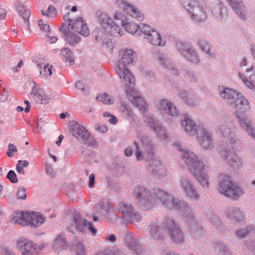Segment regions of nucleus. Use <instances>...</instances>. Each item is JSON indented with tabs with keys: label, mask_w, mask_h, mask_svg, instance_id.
I'll return each instance as SVG.
<instances>
[{
	"label": "nucleus",
	"mask_w": 255,
	"mask_h": 255,
	"mask_svg": "<svg viewBox=\"0 0 255 255\" xmlns=\"http://www.w3.org/2000/svg\"><path fill=\"white\" fill-rule=\"evenodd\" d=\"M116 23L113 22L110 17L105 13H102L99 16L100 24L103 28L102 30L99 31L98 35H95L96 38L102 41L105 48L113 47V43L110 39L106 37L114 36L121 37L123 35V31L121 30L119 24L122 26L129 33H135L138 30L141 31L142 28L141 23L140 25H136L133 23L128 22L126 18L121 13L116 12L114 16Z\"/></svg>",
	"instance_id": "nucleus-1"
},
{
	"label": "nucleus",
	"mask_w": 255,
	"mask_h": 255,
	"mask_svg": "<svg viewBox=\"0 0 255 255\" xmlns=\"http://www.w3.org/2000/svg\"><path fill=\"white\" fill-rule=\"evenodd\" d=\"M137 203L143 209L152 208L159 204H163L170 209L181 208L182 202L172 198L169 194L159 189H153L150 193L146 188L136 187L134 190Z\"/></svg>",
	"instance_id": "nucleus-2"
},
{
	"label": "nucleus",
	"mask_w": 255,
	"mask_h": 255,
	"mask_svg": "<svg viewBox=\"0 0 255 255\" xmlns=\"http://www.w3.org/2000/svg\"><path fill=\"white\" fill-rule=\"evenodd\" d=\"M220 96L233 105L239 124L255 139V130L253 128L251 121L244 115L250 108L248 100L236 91L228 88L220 93Z\"/></svg>",
	"instance_id": "nucleus-3"
},
{
	"label": "nucleus",
	"mask_w": 255,
	"mask_h": 255,
	"mask_svg": "<svg viewBox=\"0 0 255 255\" xmlns=\"http://www.w3.org/2000/svg\"><path fill=\"white\" fill-rule=\"evenodd\" d=\"M119 62L116 67V72L125 84H132L135 78L127 66L132 64L136 59V54L131 49H121L119 52Z\"/></svg>",
	"instance_id": "nucleus-4"
},
{
	"label": "nucleus",
	"mask_w": 255,
	"mask_h": 255,
	"mask_svg": "<svg viewBox=\"0 0 255 255\" xmlns=\"http://www.w3.org/2000/svg\"><path fill=\"white\" fill-rule=\"evenodd\" d=\"M181 126L186 133L190 135H196L201 145L205 149H211L213 146L212 135L203 126H199L196 129V125L188 117L181 122Z\"/></svg>",
	"instance_id": "nucleus-5"
},
{
	"label": "nucleus",
	"mask_w": 255,
	"mask_h": 255,
	"mask_svg": "<svg viewBox=\"0 0 255 255\" xmlns=\"http://www.w3.org/2000/svg\"><path fill=\"white\" fill-rule=\"evenodd\" d=\"M165 230L173 242L181 243L184 240L182 232L176 226L174 221L168 218L165 219L162 227H157L155 224L151 225L149 232L152 235L156 233L161 235Z\"/></svg>",
	"instance_id": "nucleus-6"
},
{
	"label": "nucleus",
	"mask_w": 255,
	"mask_h": 255,
	"mask_svg": "<svg viewBox=\"0 0 255 255\" xmlns=\"http://www.w3.org/2000/svg\"><path fill=\"white\" fill-rule=\"evenodd\" d=\"M219 179L218 190L226 197L236 200L244 194L242 188L238 184L233 182L230 176L222 175Z\"/></svg>",
	"instance_id": "nucleus-7"
},
{
	"label": "nucleus",
	"mask_w": 255,
	"mask_h": 255,
	"mask_svg": "<svg viewBox=\"0 0 255 255\" xmlns=\"http://www.w3.org/2000/svg\"><path fill=\"white\" fill-rule=\"evenodd\" d=\"M70 131L76 138L83 140L87 146H97L96 141L93 136L82 125L77 123H73L71 125Z\"/></svg>",
	"instance_id": "nucleus-8"
},
{
	"label": "nucleus",
	"mask_w": 255,
	"mask_h": 255,
	"mask_svg": "<svg viewBox=\"0 0 255 255\" xmlns=\"http://www.w3.org/2000/svg\"><path fill=\"white\" fill-rule=\"evenodd\" d=\"M183 6L191 13L192 19L197 21H201L207 17L203 7L199 5L195 0H181Z\"/></svg>",
	"instance_id": "nucleus-9"
},
{
	"label": "nucleus",
	"mask_w": 255,
	"mask_h": 255,
	"mask_svg": "<svg viewBox=\"0 0 255 255\" xmlns=\"http://www.w3.org/2000/svg\"><path fill=\"white\" fill-rule=\"evenodd\" d=\"M205 166L203 162L198 160L191 164L189 169L201 185L207 187L209 184L208 177L204 171Z\"/></svg>",
	"instance_id": "nucleus-10"
},
{
	"label": "nucleus",
	"mask_w": 255,
	"mask_h": 255,
	"mask_svg": "<svg viewBox=\"0 0 255 255\" xmlns=\"http://www.w3.org/2000/svg\"><path fill=\"white\" fill-rule=\"evenodd\" d=\"M134 83L125 85L126 95L135 107L139 110L144 111L146 109V102L140 97L138 92L133 87Z\"/></svg>",
	"instance_id": "nucleus-11"
},
{
	"label": "nucleus",
	"mask_w": 255,
	"mask_h": 255,
	"mask_svg": "<svg viewBox=\"0 0 255 255\" xmlns=\"http://www.w3.org/2000/svg\"><path fill=\"white\" fill-rule=\"evenodd\" d=\"M141 31L144 34L145 38L151 44L155 46H163L165 44L159 33L152 29L148 25L142 24Z\"/></svg>",
	"instance_id": "nucleus-12"
},
{
	"label": "nucleus",
	"mask_w": 255,
	"mask_h": 255,
	"mask_svg": "<svg viewBox=\"0 0 255 255\" xmlns=\"http://www.w3.org/2000/svg\"><path fill=\"white\" fill-rule=\"evenodd\" d=\"M63 19L65 22H68V26L72 29L75 30L79 34L86 36L89 35V29L82 17L78 18L74 22H73V20L69 18L68 15L64 16Z\"/></svg>",
	"instance_id": "nucleus-13"
},
{
	"label": "nucleus",
	"mask_w": 255,
	"mask_h": 255,
	"mask_svg": "<svg viewBox=\"0 0 255 255\" xmlns=\"http://www.w3.org/2000/svg\"><path fill=\"white\" fill-rule=\"evenodd\" d=\"M135 144L136 146L135 155L137 160H141L143 158L148 159L151 158L153 155V147L150 141L146 142H142L140 146H138L136 142Z\"/></svg>",
	"instance_id": "nucleus-14"
},
{
	"label": "nucleus",
	"mask_w": 255,
	"mask_h": 255,
	"mask_svg": "<svg viewBox=\"0 0 255 255\" xmlns=\"http://www.w3.org/2000/svg\"><path fill=\"white\" fill-rule=\"evenodd\" d=\"M116 4L118 7L122 9L128 14L137 19L139 21H142L143 19V15L140 11L133 5L130 4L125 0H117Z\"/></svg>",
	"instance_id": "nucleus-15"
},
{
	"label": "nucleus",
	"mask_w": 255,
	"mask_h": 255,
	"mask_svg": "<svg viewBox=\"0 0 255 255\" xmlns=\"http://www.w3.org/2000/svg\"><path fill=\"white\" fill-rule=\"evenodd\" d=\"M216 133L222 138L223 142L230 144H235L236 140L234 139L235 133L234 130H232L227 127L226 125H221L218 126L216 129Z\"/></svg>",
	"instance_id": "nucleus-16"
},
{
	"label": "nucleus",
	"mask_w": 255,
	"mask_h": 255,
	"mask_svg": "<svg viewBox=\"0 0 255 255\" xmlns=\"http://www.w3.org/2000/svg\"><path fill=\"white\" fill-rule=\"evenodd\" d=\"M181 182L182 188L186 196L190 199L198 200L200 196V192L194 188L189 179L186 177L183 178Z\"/></svg>",
	"instance_id": "nucleus-17"
},
{
	"label": "nucleus",
	"mask_w": 255,
	"mask_h": 255,
	"mask_svg": "<svg viewBox=\"0 0 255 255\" xmlns=\"http://www.w3.org/2000/svg\"><path fill=\"white\" fill-rule=\"evenodd\" d=\"M119 210L125 216H127L129 220L132 222L137 223L140 221V216L134 212L133 208L131 205L121 203L119 205Z\"/></svg>",
	"instance_id": "nucleus-18"
},
{
	"label": "nucleus",
	"mask_w": 255,
	"mask_h": 255,
	"mask_svg": "<svg viewBox=\"0 0 255 255\" xmlns=\"http://www.w3.org/2000/svg\"><path fill=\"white\" fill-rule=\"evenodd\" d=\"M74 223L75 227L81 232H83L86 228L88 229L93 234H95L97 232V230L92 226V224L90 222L79 216L74 217Z\"/></svg>",
	"instance_id": "nucleus-19"
},
{
	"label": "nucleus",
	"mask_w": 255,
	"mask_h": 255,
	"mask_svg": "<svg viewBox=\"0 0 255 255\" xmlns=\"http://www.w3.org/2000/svg\"><path fill=\"white\" fill-rule=\"evenodd\" d=\"M17 248L23 255H29L35 248L30 241L26 239H20L17 241Z\"/></svg>",
	"instance_id": "nucleus-20"
},
{
	"label": "nucleus",
	"mask_w": 255,
	"mask_h": 255,
	"mask_svg": "<svg viewBox=\"0 0 255 255\" xmlns=\"http://www.w3.org/2000/svg\"><path fill=\"white\" fill-rule=\"evenodd\" d=\"M28 212H16L13 215L10 222L12 224H18L22 226H28Z\"/></svg>",
	"instance_id": "nucleus-21"
},
{
	"label": "nucleus",
	"mask_w": 255,
	"mask_h": 255,
	"mask_svg": "<svg viewBox=\"0 0 255 255\" xmlns=\"http://www.w3.org/2000/svg\"><path fill=\"white\" fill-rule=\"evenodd\" d=\"M28 226L31 227L36 228L43 224L45 219L44 218L38 213L28 212Z\"/></svg>",
	"instance_id": "nucleus-22"
},
{
	"label": "nucleus",
	"mask_w": 255,
	"mask_h": 255,
	"mask_svg": "<svg viewBox=\"0 0 255 255\" xmlns=\"http://www.w3.org/2000/svg\"><path fill=\"white\" fill-rule=\"evenodd\" d=\"M220 154L225 160H227L231 166L238 167L241 165V161L237 156V155L234 153H228L226 150L220 151Z\"/></svg>",
	"instance_id": "nucleus-23"
},
{
	"label": "nucleus",
	"mask_w": 255,
	"mask_h": 255,
	"mask_svg": "<svg viewBox=\"0 0 255 255\" xmlns=\"http://www.w3.org/2000/svg\"><path fill=\"white\" fill-rule=\"evenodd\" d=\"M160 109L163 110L167 114L175 116L177 115L178 112L175 107L167 100H162L159 102Z\"/></svg>",
	"instance_id": "nucleus-24"
},
{
	"label": "nucleus",
	"mask_w": 255,
	"mask_h": 255,
	"mask_svg": "<svg viewBox=\"0 0 255 255\" xmlns=\"http://www.w3.org/2000/svg\"><path fill=\"white\" fill-rule=\"evenodd\" d=\"M184 48L182 50L179 48L181 54L187 59H189L190 61L194 63H197L198 61V56L195 50L192 49H188V46L185 44H182Z\"/></svg>",
	"instance_id": "nucleus-25"
},
{
	"label": "nucleus",
	"mask_w": 255,
	"mask_h": 255,
	"mask_svg": "<svg viewBox=\"0 0 255 255\" xmlns=\"http://www.w3.org/2000/svg\"><path fill=\"white\" fill-rule=\"evenodd\" d=\"M177 146L179 150L183 151L182 153V157L184 161L188 165V167H189L192 163H194L196 162V161L198 160L197 156L194 154L193 152L188 150H183L181 149V148L178 147L179 144H178Z\"/></svg>",
	"instance_id": "nucleus-26"
},
{
	"label": "nucleus",
	"mask_w": 255,
	"mask_h": 255,
	"mask_svg": "<svg viewBox=\"0 0 255 255\" xmlns=\"http://www.w3.org/2000/svg\"><path fill=\"white\" fill-rule=\"evenodd\" d=\"M147 123L157 134L158 136L164 137L166 136L165 129H163L156 121H155L153 118H149L147 119Z\"/></svg>",
	"instance_id": "nucleus-27"
},
{
	"label": "nucleus",
	"mask_w": 255,
	"mask_h": 255,
	"mask_svg": "<svg viewBox=\"0 0 255 255\" xmlns=\"http://www.w3.org/2000/svg\"><path fill=\"white\" fill-rule=\"evenodd\" d=\"M65 39L68 44L72 46L75 45L81 41L80 37L69 29L65 33Z\"/></svg>",
	"instance_id": "nucleus-28"
},
{
	"label": "nucleus",
	"mask_w": 255,
	"mask_h": 255,
	"mask_svg": "<svg viewBox=\"0 0 255 255\" xmlns=\"http://www.w3.org/2000/svg\"><path fill=\"white\" fill-rule=\"evenodd\" d=\"M15 5L19 14L22 16L24 20L26 21L31 14L30 10L22 5L19 1L16 2Z\"/></svg>",
	"instance_id": "nucleus-29"
},
{
	"label": "nucleus",
	"mask_w": 255,
	"mask_h": 255,
	"mask_svg": "<svg viewBox=\"0 0 255 255\" xmlns=\"http://www.w3.org/2000/svg\"><path fill=\"white\" fill-rule=\"evenodd\" d=\"M179 97L187 105H193L194 97L191 93L187 92L185 90H182L179 92Z\"/></svg>",
	"instance_id": "nucleus-30"
},
{
	"label": "nucleus",
	"mask_w": 255,
	"mask_h": 255,
	"mask_svg": "<svg viewBox=\"0 0 255 255\" xmlns=\"http://www.w3.org/2000/svg\"><path fill=\"white\" fill-rule=\"evenodd\" d=\"M61 55L65 59L66 62L69 63L70 65L74 63V59L73 52L68 48H64L61 50Z\"/></svg>",
	"instance_id": "nucleus-31"
},
{
	"label": "nucleus",
	"mask_w": 255,
	"mask_h": 255,
	"mask_svg": "<svg viewBox=\"0 0 255 255\" xmlns=\"http://www.w3.org/2000/svg\"><path fill=\"white\" fill-rule=\"evenodd\" d=\"M38 66L40 68V75L41 77L48 78L51 76L52 73V66L51 65L47 64V65H44L43 67H41L40 64H38Z\"/></svg>",
	"instance_id": "nucleus-32"
},
{
	"label": "nucleus",
	"mask_w": 255,
	"mask_h": 255,
	"mask_svg": "<svg viewBox=\"0 0 255 255\" xmlns=\"http://www.w3.org/2000/svg\"><path fill=\"white\" fill-rule=\"evenodd\" d=\"M97 99L104 104L110 105L113 102V100L106 93H104L97 97Z\"/></svg>",
	"instance_id": "nucleus-33"
},
{
	"label": "nucleus",
	"mask_w": 255,
	"mask_h": 255,
	"mask_svg": "<svg viewBox=\"0 0 255 255\" xmlns=\"http://www.w3.org/2000/svg\"><path fill=\"white\" fill-rule=\"evenodd\" d=\"M43 15H45L48 17L53 18L56 15V9L54 6L50 5L47 10L42 11Z\"/></svg>",
	"instance_id": "nucleus-34"
},
{
	"label": "nucleus",
	"mask_w": 255,
	"mask_h": 255,
	"mask_svg": "<svg viewBox=\"0 0 255 255\" xmlns=\"http://www.w3.org/2000/svg\"><path fill=\"white\" fill-rule=\"evenodd\" d=\"M65 244V236L63 235H59L57 236L54 241V245L55 247H63Z\"/></svg>",
	"instance_id": "nucleus-35"
},
{
	"label": "nucleus",
	"mask_w": 255,
	"mask_h": 255,
	"mask_svg": "<svg viewBox=\"0 0 255 255\" xmlns=\"http://www.w3.org/2000/svg\"><path fill=\"white\" fill-rule=\"evenodd\" d=\"M230 218L236 220L237 221L241 220L243 218L242 213L239 210H235L233 212L228 215Z\"/></svg>",
	"instance_id": "nucleus-36"
},
{
	"label": "nucleus",
	"mask_w": 255,
	"mask_h": 255,
	"mask_svg": "<svg viewBox=\"0 0 255 255\" xmlns=\"http://www.w3.org/2000/svg\"><path fill=\"white\" fill-rule=\"evenodd\" d=\"M129 248L137 254L141 253V247L138 244V242L134 240L132 244L129 245Z\"/></svg>",
	"instance_id": "nucleus-37"
},
{
	"label": "nucleus",
	"mask_w": 255,
	"mask_h": 255,
	"mask_svg": "<svg viewBox=\"0 0 255 255\" xmlns=\"http://www.w3.org/2000/svg\"><path fill=\"white\" fill-rule=\"evenodd\" d=\"M199 45L203 51L206 52L207 54L211 55L209 52L210 45L208 42L205 40H201L199 42Z\"/></svg>",
	"instance_id": "nucleus-38"
},
{
	"label": "nucleus",
	"mask_w": 255,
	"mask_h": 255,
	"mask_svg": "<svg viewBox=\"0 0 255 255\" xmlns=\"http://www.w3.org/2000/svg\"><path fill=\"white\" fill-rule=\"evenodd\" d=\"M38 24L40 30H42L46 32H49L50 29V26L46 22L43 21L42 20L40 19L38 21Z\"/></svg>",
	"instance_id": "nucleus-39"
},
{
	"label": "nucleus",
	"mask_w": 255,
	"mask_h": 255,
	"mask_svg": "<svg viewBox=\"0 0 255 255\" xmlns=\"http://www.w3.org/2000/svg\"><path fill=\"white\" fill-rule=\"evenodd\" d=\"M6 177L12 183H16L18 181L16 175L13 170H10Z\"/></svg>",
	"instance_id": "nucleus-40"
},
{
	"label": "nucleus",
	"mask_w": 255,
	"mask_h": 255,
	"mask_svg": "<svg viewBox=\"0 0 255 255\" xmlns=\"http://www.w3.org/2000/svg\"><path fill=\"white\" fill-rule=\"evenodd\" d=\"M103 116L105 118H109L108 122L111 124H116L118 122L117 118L115 116L111 115L108 113H105Z\"/></svg>",
	"instance_id": "nucleus-41"
},
{
	"label": "nucleus",
	"mask_w": 255,
	"mask_h": 255,
	"mask_svg": "<svg viewBox=\"0 0 255 255\" xmlns=\"http://www.w3.org/2000/svg\"><path fill=\"white\" fill-rule=\"evenodd\" d=\"M8 150L6 152V154L8 157H12L13 156L12 152H16L17 149L15 145L12 143H9L8 145Z\"/></svg>",
	"instance_id": "nucleus-42"
},
{
	"label": "nucleus",
	"mask_w": 255,
	"mask_h": 255,
	"mask_svg": "<svg viewBox=\"0 0 255 255\" xmlns=\"http://www.w3.org/2000/svg\"><path fill=\"white\" fill-rule=\"evenodd\" d=\"M18 199H25L26 198V189L24 188H19L17 192Z\"/></svg>",
	"instance_id": "nucleus-43"
},
{
	"label": "nucleus",
	"mask_w": 255,
	"mask_h": 255,
	"mask_svg": "<svg viewBox=\"0 0 255 255\" xmlns=\"http://www.w3.org/2000/svg\"><path fill=\"white\" fill-rule=\"evenodd\" d=\"M120 111L125 115L131 116L132 113L131 111L124 104L120 107Z\"/></svg>",
	"instance_id": "nucleus-44"
},
{
	"label": "nucleus",
	"mask_w": 255,
	"mask_h": 255,
	"mask_svg": "<svg viewBox=\"0 0 255 255\" xmlns=\"http://www.w3.org/2000/svg\"><path fill=\"white\" fill-rule=\"evenodd\" d=\"M100 208L106 212L109 211L110 209V203L108 201L103 202L100 205Z\"/></svg>",
	"instance_id": "nucleus-45"
},
{
	"label": "nucleus",
	"mask_w": 255,
	"mask_h": 255,
	"mask_svg": "<svg viewBox=\"0 0 255 255\" xmlns=\"http://www.w3.org/2000/svg\"><path fill=\"white\" fill-rule=\"evenodd\" d=\"M46 40L50 43H53L57 41V38L50 34H47L45 37Z\"/></svg>",
	"instance_id": "nucleus-46"
},
{
	"label": "nucleus",
	"mask_w": 255,
	"mask_h": 255,
	"mask_svg": "<svg viewBox=\"0 0 255 255\" xmlns=\"http://www.w3.org/2000/svg\"><path fill=\"white\" fill-rule=\"evenodd\" d=\"M77 248V255H85V247L82 244L79 243Z\"/></svg>",
	"instance_id": "nucleus-47"
},
{
	"label": "nucleus",
	"mask_w": 255,
	"mask_h": 255,
	"mask_svg": "<svg viewBox=\"0 0 255 255\" xmlns=\"http://www.w3.org/2000/svg\"><path fill=\"white\" fill-rule=\"evenodd\" d=\"M248 231L246 229L240 230L236 232V235L237 236L243 238L248 233Z\"/></svg>",
	"instance_id": "nucleus-48"
},
{
	"label": "nucleus",
	"mask_w": 255,
	"mask_h": 255,
	"mask_svg": "<svg viewBox=\"0 0 255 255\" xmlns=\"http://www.w3.org/2000/svg\"><path fill=\"white\" fill-rule=\"evenodd\" d=\"M95 185V175L91 174L89 176V186L93 188Z\"/></svg>",
	"instance_id": "nucleus-49"
},
{
	"label": "nucleus",
	"mask_w": 255,
	"mask_h": 255,
	"mask_svg": "<svg viewBox=\"0 0 255 255\" xmlns=\"http://www.w3.org/2000/svg\"><path fill=\"white\" fill-rule=\"evenodd\" d=\"M7 14L6 10L2 7H0V19H3L5 18Z\"/></svg>",
	"instance_id": "nucleus-50"
},
{
	"label": "nucleus",
	"mask_w": 255,
	"mask_h": 255,
	"mask_svg": "<svg viewBox=\"0 0 255 255\" xmlns=\"http://www.w3.org/2000/svg\"><path fill=\"white\" fill-rule=\"evenodd\" d=\"M184 214L185 215V217L186 219V220L188 222H191L193 220V215L191 213H189V214L187 215L186 213H184Z\"/></svg>",
	"instance_id": "nucleus-51"
},
{
	"label": "nucleus",
	"mask_w": 255,
	"mask_h": 255,
	"mask_svg": "<svg viewBox=\"0 0 255 255\" xmlns=\"http://www.w3.org/2000/svg\"><path fill=\"white\" fill-rule=\"evenodd\" d=\"M16 170L19 173H21L22 174H24V170L23 169V167L22 166H21L20 164H16Z\"/></svg>",
	"instance_id": "nucleus-52"
},
{
	"label": "nucleus",
	"mask_w": 255,
	"mask_h": 255,
	"mask_svg": "<svg viewBox=\"0 0 255 255\" xmlns=\"http://www.w3.org/2000/svg\"><path fill=\"white\" fill-rule=\"evenodd\" d=\"M108 129V127L105 126H101L97 128V130L102 133L107 132Z\"/></svg>",
	"instance_id": "nucleus-53"
},
{
	"label": "nucleus",
	"mask_w": 255,
	"mask_h": 255,
	"mask_svg": "<svg viewBox=\"0 0 255 255\" xmlns=\"http://www.w3.org/2000/svg\"><path fill=\"white\" fill-rule=\"evenodd\" d=\"M46 172L53 176L54 175L53 169L50 165H46Z\"/></svg>",
	"instance_id": "nucleus-54"
},
{
	"label": "nucleus",
	"mask_w": 255,
	"mask_h": 255,
	"mask_svg": "<svg viewBox=\"0 0 255 255\" xmlns=\"http://www.w3.org/2000/svg\"><path fill=\"white\" fill-rule=\"evenodd\" d=\"M18 164H20V165L23 167H26L28 166L29 163L26 160H19L18 161Z\"/></svg>",
	"instance_id": "nucleus-55"
},
{
	"label": "nucleus",
	"mask_w": 255,
	"mask_h": 255,
	"mask_svg": "<svg viewBox=\"0 0 255 255\" xmlns=\"http://www.w3.org/2000/svg\"><path fill=\"white\" fill-rule=\"evenodd\" d=\"M24 103L25 104H26V107L25 108L24 111L25 113H28L29 112L30 109V102L27 100H25L24 101Z\"/></svg>",
	"instance_id": "nucleus-56"
},
{
	"label": "nucleus",
	"mask_w": 255,
	"mask_h": 255,
	"mask_svg": "<svg viewBox=\"0 0 255 255\" xmlns=\"http://www.w3.org/2000/svg\"><path fill=\"white\" fill-rule=\"evenodd\" d=\"M125 154L127 156H129L132 154V150L131 148H127L125 150Z\"/></svg>",
	"instance_id": "nucleus-57"
},
{
	"label": "nucleus",
	"mask_w": 255,
	"mask_h": 255,
	"mask_svg": "<svg viewBox=\"0 0 255 255\" xmlns=\"http://www.w3.org/2000/svg\"><path fill=\"white\" fill-rule=\"evenodd\" d=\"M75 86L79 89H82V90L84 89V88L83 87L82 83L80 81H77V82H76Z\"/></svg>",
	"instance_id": "nucleus-58"
},
{
	"label": "nucleus",
	"mask_w": 255,
	"mask_h": 255,
	"mask_svg": "<svg viewBox=\"0 0 255 255\" xmlns=\"http://www.w3.org/2000/svg\"><path fill=\"white\" fill-rule=\"evenodd\" d=\"M247 65V61L246 59H243L242 62L240 63L241 67H243Z\"/></svg>",
	"instance_id": "nucleus-59"
},
{
	"label": "nucleus",
	"mask_w": 255,
	"mask_h": 255,
	"mask_svg": "<svg viewBox=\"0 0 255 255\" xmlns=\"http://www.w3.org/2000/svg\"><path fill=\"white\" fill-rule=\"evenodd\" d=\"M116 237L114 235H112L109 237V240L112 242L115 241Z\"/></svg>",
	"instance_id": "nucleus-60"
},
{
	"label": "nucleus",
	"mask_w": 255,
	"mask_h": 255,
	"mask_svg": "<svg viewBox=\"0 0 255 255\" xmlns=\"http://www.w3.org/2000/svg\"><path fill=\"white\" fill-rule=\"evenodd\" d=\"M23 110V108L21 107V106H18L16 108V111L18 112H22Z\"/></svg>",
	"instance_id": "nucleus-61"
},
{
	"label": "nucleus",
	"mask_w": 255,
	"mask_h": 255,
	"mask_svg": "<svg viewBox=\"0 0 255 255\" xmlns=\"http://www.w3.org/2000/svg\"><path fill=\"white\" fill-rule=\"evenodd\" d=\"M253 71V72H255V69H254V68L253 67L251 66V67H250V68H248L247 69H246V71L247 72H248V71Z\"/></svg>",
	"instance_id": "nucleus-62"
},
{
	"label": "nucleus",
	"mask_w": 255,
	"mask_h": 255,
	"mask_svg": "<svg viewBox=\"0 0 255 255\" xmlns=\"http://www.w3.org/2000/svg\"><path fill=\"white\" fill-rule=\"evenodd\" d=\"M22 63H23L22 61V60H20L19 61V62L18 63V64H17L16 67H18V68H20L21 66V65L22 64Z\"/></svg>",
	"instance_id": "nucleus-63"
},
{
	"label": "nucleus",
	"mask_w": 255,
	"mask_h": 255,
	"mask_svg": "<svg viewBox=\"0 0 255 255\" xmlns=\"http://www.w3.org/2000/svg\"><path fill=\"white\" fill-rule=\"evenodd\" d=\"M66 117V115L64 113H62L60 115V118L62 119H65Z\"/></svg>",
	"instance_id": "nucleus-64"
}]
</instances>
